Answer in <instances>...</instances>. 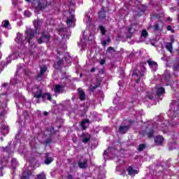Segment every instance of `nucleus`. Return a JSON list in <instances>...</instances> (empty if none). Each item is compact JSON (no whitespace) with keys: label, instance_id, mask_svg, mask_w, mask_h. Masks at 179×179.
I'll return each instance as SVG.
<instances>
[{"label":"nucleus","instance_id":"nucleus-48","mask_svg":"<svg viewBox=\"0 0 179 179\" xmlns=\"http://www.w3.org/2000/svg\"><path fill=\"white\" fill-rule=\"evenodd\" d=\"M67 179H73V176L69 174V175L67 176Z\"/></svg>","mask_w":179,"mask_h":179},{"label":"nucleus","instance_id":"nucleus-11","mask_svg":"<svg viewBox=\"0 0 179 179\" xmlns=\"http://www.w3.org/2000/svg\"><path fill=\"white\" fill-rule=\"evenodd\" d=\"M107 11H106V7L103 6L101 8V10L98 13V16L100 20H103V19H106L107 17L106 13Z\"/></svg>","mask_w":179,"mask_h":179},{"label":"nucleus","instance_id":"nucleus-55","mask_svg":"<svg viewBox=\"0 0 179 179\" xmlns=\"http://www.w3.org/2000/svg\"><path fill=\"white\" fill-rule=\"evenodd\" d=\"M0 139H1V142H3V137H1Z\"/></svg>","mask_w":179,"mask_h":179},{"label":"nucleus","instance_id":"nucleus-26","mask_svg":"<svg viewBox=\"0 0 179 179\" xmlns=\"http://www.w3.org/2000/svg\"><path fill=\"white\" fill-rule=\"evenodd\" d=\"M145 149H146V144H145V143L139 144V145L138 147V152H143V150H145Z\"/></svg>","mask_w":179,"mask_h":179},{"label":"nucleus","instance_id":"nucleus-61","mask_svg":"<svg viewBox=\"0 0 179 179\" xmlns=\"http://www.w3.org/2000/svg\"><path fill=\"white\" fill-rule=\"evenodd\" d=\"M1 58H2V56H1V54H0V59H1Z\"/></svg>","mask_w":179,"mask_h":179},{"label":"nucleus","instance_id":"nucleus-14","mask_svg":"<svg viewBox=\"0 0 179 179\" xmlns=\"http://www.w3.org/2000/svg\"><path fill=\"white\" fill-rule=\"evenodd\" d=\"M127 171H128V175L129 176H134L135 174H138L139 171L136 169H134V167L132 166H130L127 168Z\"/></svg>","mask_w":179,"mask_h":179},{"label":"nucleus","instance_id":"nucleus-9","mask_svg":"<svg viewBox=\"0 0 179 179\" xmlns=\"http://www.w3.org/2000/svg\"><path fill=\"white\" fill-rule=\"evenodd\" d=\"M81 138H83L82 142L83 143H88L90 142V139H92V136H90V134L87 132H83L81 134Z\"/></svg>","mask_w":179,"mask_h":179},{"label":"nucleus","instance_id":"nucleus-47","mask_svg":"<svg viewBox=\"0 0 179 179\" xmlns=\"http://www.w3.org/2000/svg\"><path fill=\"white\" fill-rule=\"evenodd\" d=\"M102 45H103V47H106L107 45V41H103Z\"/></svg>","mask_w":179,"mask_h":179},{"label":"nucleus","instance_id":"nucleus-28","mask_svg":"<svg viewBox=\"0 0 179 179\" xmlns=\"http://www.w3.org/2000/svg\"><path fill=\"white\" fill-rule=\"evenodd\" d=\"M75 19V17L73 15H71L70 19H67L66 24L67 26H71L73 23V20Z\"/></svg>","mask_w":179,"mask_h":179},{"label":"nucleus","instance_id":"nucleus-36","mask_svg":"<svg viewBox=\"0 0 179 179\" xmlns=\"http://www.w3.org/2000/svg\"><path fill=\"white\" fill-rule=\"evenodd\" d=\"M3 27H5L6 29V27H9V21L8 20H4L3 21Z\"/></svg>","mask_w":179,"mask_h":179},{"label":"nucleus","instance_id":"nucleus-30","mask_svg":"<svg viewBox=\"0 0 179 179\" xmlns=\"http://www.w3.org/2000/svg\"><path fill=\"white\" fill-rule=\"evenodd\" d=\"M35 179H47V177L45 176V174L42 173L37 175Z\"/></svg>","mask_w":179,"mask_h":179},{"label":"nucleus","instance_id":"nucleus-25","mask_svg":"<svg viewBox=\"0 0 179 179\" xmlns=\"http://www.w3.org/2000/svg\"><path fill=\"white\" fill-rule=\"evenodd\" d=\"M64 64V59H59L56 64H55V67L58 69L60 68V66H62Z\"/></svg>","mask_w":179,"mask_h":179},{"label":"nucleus","instance_id":"nucleus-35","mask_svg":"<svg viewBox=\"0 0 179 179\" xmlns=\"http://www.w3.org/2000/svg\"><path fill=\"white\" fill-rule=\"evenodd\" d=\"M166 30H168V31H171V33H175L174 29H173V27L171 25L166 27Z\"/></svg>","mask_w":179,"mask_h":179},{"label":"nucleus","instance_id":"nucleus-41","mask_svg":"<svg viewBox=\"0 0 179 179\" xmlns=\"http://www.w3.org/2000/svg\"><path fill=\"white\" fill-rule=\"evenodd\" d=\"M111 51H115V50H114V48H113L112 46H110V47L108 48L107 52H111Z\"/></svg>","mask_w":179,"mask_h":179},{"label":"nucleus","instance_id":"nucleus-51","mask_svg":"<svg viewBox=\"0 0 179 179\" xmlns=\"http://www.w3.org/2000/svg\"><path fill=\"white\" fill-rule=\"evenodd\" d=\"M90 72H92V73L96 72V69L95 68L91 69Z\"/></svg>","mask_w":179,"mask_h":179},{"label":"nucleus","instance_id":"nucleus-15","mask_svg":"<svg viewBox=\"0 0 179 179\" xmlns=\"http://www.w3.org/2000/svg\"><path fill=\"white\" fill-rule=\"evenodd\" d=\"M54 162V158L50 157V152H47L45 154V164H51Z\"/></svg>","mask_w":179,"mask_h":179},{"label":"nucleus","instance_id":"nucleus-53","mask_svg":"<svg viewBox=\"0 0 179 179\" xmlns=\"http://www.w3.org/2000/svg\"><path fill=\"white\" fill-rule=\"evenodd\" d=\"M111 42V38H108V40L106 41V43H110Z\"/></svg>","mask_w":179,"mask_h":179},{"label":"nucleus","instance_id":"nucleus-58","mask_svg":"<svg viewBox=\"0 0 179 179\" xmlns=\"http://www.w3.org/2000/svg\"><path fill=\"white\" fill-rule=\"evenodd\" d=\"M6 85H8V84L7 83H3V86L5 87V86H6Z\"/></svg>","mask_w":179,"mask_h":179},{"label":"nucleus","instance_id":"nucleus-6","mask_svg":"<svg viewBox=\"0 0 179 179\" xmlns=\"http://www.w3.org/2000/svg\"><path fill=\"white\" fill-rule=\"evenodd\" d=\"M36 33H37V31L33 29H29L27 30V36L26 40H27V42L29 44H30V41L34 38V36H36Z\"/></svg>","mask_w":179,"mask_h":179},{"label":"nucleus","instance_id":"nucleus-37","mask_svg":"<svg viewBox=\"0 0 179 179\" xmlns=\"http://www.w3.org/2000/svg\"><path fill=\"white\" fill-rule=\"evenodd\" d=\"M2 149L3 152H9V150H10V147L9 145L6 147H2Z\"/></svg>","mask_w":179,"mask_h":179},{"label":"nucleus","instance_id":"nucleus-23","mask_svg":"<svg viewBox=\"0 0 179 179\" xmlns=\"http://www.w3.org/2000/svg\"><path fill=\"white\" fill-rule=\"evenodd\" d=\"M147 64H148L150 68H155L156 66H157V62L151 60V59H148L147 60Z\"/></svg>","mask_w":179,"mask_h":179},{"label":"nucleus","instance_id":"nucleus-33","mask_svg":"<svg viewBox=\"0 0 179 179\" xmlns=\"http://www.w3.org/2000/svg\"><path fill=\"white\" fill-rule=\"evenodd\" d=\"M89 122H90V120H89V119H85L81 121L80 125H85V124H88Z\"/></svg>","mask_w":179,"mask_h":179},{"label":"nucleus","instance_id":"nucleus-54","mask_svg":"<svg viewBox=\"0 0 179 179\" xmlns=\"http://www.w3.org/2000/svg\"><path fill=\"white\" fill-rule=\"evenodd\" d=\"M131 30H132V28L129 27V28L128 29L129 33H131Z\"/></svg>","mask_w":179,"mask_h":179},{"label":"nucleus","instance_id":"nucleus-38","mask_svg":"<svg viewBox=\"0 0 179 179\" xmlns=\"http://www.w3.org/2000/svg\"><path fill=\"white\" fill-rule=\"evenodd\" d=\"M154 30L155 31H159V30H160V27L159 26V24H155L154 25Z\"/></svg>","mask_w":179,"mask_h":179},{"label":"nucleus","instance_id":"nucleus-43","mask_svg":"<svg viewBox=\"0 0 179 179\" xmlns=\"http://www.w3.org/2000/svg\"><path fill=\"white\" fill-rule=\"evenodd\" d=\"M99 64L100 65H104V64H106V59H101Z\"/></svg>","mask_w":179,"mask_h":179},{"label":"nucleus","instance_id":"nucleus-32","mask_svg":"<svg viewBox=\"0 0 179 179\" xmlns=\"http://www.w3.org/2000/svg\"><path fill=\"white\" fill-rule=\"evenodd\" d=\"M101 82H102V80L101 78H97L96 80V86H98V87H100V86H101Z\"/></svg>","mask_w":179,"mask_h":179},{"label":"nucleus","instance_id":"nucleus-4","mask_svg":"<svg viewBox=\"0 0 179 179\" xmlns=\"http://www.w3.org/2000/svg\"><path fill=\"white\" fill-rule=\"evenodd\" d=\"M47 72V65H43L40 67V72L36 76L37 82H41L44 78V74Z\"/></svg>","mask_w":179,"mask_h":179},{"label":"nucleus","instance_id":"nucleus-45","mask_svg":"<svg viewBox=\"0 0 179 179\" xmlns=\"http://www.w3.org/2000/svg\"><path fill=\"white\" fill-rule=\"evenodd\" d=\"M127 38H132V34L131 32H129L128 35H127Z\"/></svg>","mask_w":179,"mask_h":179},{"label":"nucleus","instance_id":"nucleus-1","mask_svg":"<svg viewBox=\"0 0 179 179\" xmlns=\"http://www.w3.org/2000/svg\"><path fill=\"white\" fill-rule=\"evenodd\" d=\"M51 40V34L47 31H43L41 32V36L37 38L38 44H48Z\"/></svg>","mask_w":179,"mask_h":179},{"label":"nucleus","instance_id":"nucleus-31","mask_svg":"<svg viewBox=\"0 0 179 179\" xmlns=\"http://www.w3.org/2000/svg\"><path fill=\"white\" fill-rule=\"evenodd\" d=\"M173 71H176V72L179 71V62L175 64L173 66Z\"/></svg>","mask_w":179,"mask_h":179},{"label":"nucleus","instance_id":"nucleus-10","mask_svg":"<svg viewBox=\"0 0 179 179\" xmlns=\"http://www.w3.org/2000/svg\"><path fill=\"white\" fill-rule=\"evenodd\" d=\"M64 90H65V87L62 85H55L54 92L56 94H62L64 93Z\"/></svg>","mask_w":179,"mask_h":179},{"label":"nucleus","instance_id":"nucleus-40","mask_svg":"<svg viewBox=\"0 0 179 179\" xmlns=\"http://www.w3.org/2000/svg\"><path fill=\"white\" fill-rule=\"evenodd\" d=\"M44 1L48 6H50V5H51V3H52V2L54 1V0H44Z\"/></svg>","mask_w":179,"mask_h":179},{"label":"nucleus","instance_id":"nucleus-59","mask_svg":"<svg viewBox=\"0 0 179 179\" xmlns=\"http://www.w3.org/2000/svg\"><path fill=\"white\" fill-rule=\"evenodd\" d=\"M103 154H104V155H107V151H104V152H103Z\"/></svg>","mask_w":179,"mask_h":179},{"label":"nucleus","instance_id":"nucleus-44","mask_svg":"<svg viewBox=\"0 0 179 179\" xmlns=\"http://www.w3.org/2000/svg\"><path fill=\"white\" fill-rule=\"evenodd\" d=\"M12 3L14 6H16L17 5V0H13Z\"/></svg>","mask_w":179,"mask_h":179},{"label":"nucleus","instance_id":"nucleus-27","mask_svg":"<svg viewBox=\"0 0 179 179\" xmlns=\"http://www.w3.org/2000/svg\"><path fill=\"white\" fill-rule=\"evenodd\" d=\"M99 30L102 34V36H106V33H107V30H106V28L103 25L99 26Z\"/></svg>","mask_w":179,"mask_h":179},{"label":"nucleus","instance_id":"nucleus-13","mask_svg":"<svg viewBox=\"0 0 179 179\" xmlns=\"http://www.w3.org/2000/svg\"><path fill=\"white\" fill-rule=\"evenodd\" d=\"M87 162H89V160L87 159H85L83 162L82 161H78V166L80 169H87Z\"/></svg>","mask_w":179,"mask_h":179},{"label":"nucleus","instance_id":"nucleus-29","mask_svg":"<svg viewBox=\"0 0 179 179\" xmlns=\"http://www.w3.org/2000/svg\"><path fill=\"white\" fill-rule=\"evenodd\" d=\"M148 36L149 33L148 32V31H146V29H143L141 32V37L146 38L147 37H148Z\"/></svg>","mask_w":179,"mask_h":179},{"label":"nucleus","instance_id":"nucleus-7","mask_svg":"<svg viewBox=\"0 0 179 179\" xmlns=\"http://www.w3.org/2000/svg\"><path fill=\"white\" fill-rule=\"evenodd\" d=\"M140 134L143 136H148L149 139L153 138L155 136V129H148V131L143 130L140 131Z\"/></svg>","mask_w":179,"mask_h":179},{"label":"nucleus","instance_id":"nucleus-46","mask_svg":"<svg viewBox=\"0 0 179 179\" xmlns=\"http://www.w3.org/2000/svg\"><path fill=\"white\" fill-rule=\"evenodd\" d=\"M128 122L129 124H135V120H129Z\"/></svg>","mask_w":179,"mask_h":179},{"label":"nucleus","instance_id":"nucleus-8","mask_svg":"<svg viewBox=\"0 0 179 179\" xmlns=\"http://www.w3.org/2000/svg\"><path fill=\"white\" fill-rule=\"evenodd\" d=\"M131 125H120L118 128V132L120 135H125L129 131Z\"/></svg>","mask_w":179,"mask_h":179},{"label":"nucleus","instance_id":"nucleus-42","mask_svg":"<svg viewBox=\"0 0 179 179\" xmlns=\"http://www.w3.org/2000/svg\"><path fill=\"white\" fill-rule=\"evenodd\" d=\"M52 142V140L50 138H47L45 141L46 145H50V143H51Z\"/></svg>","mask_w":179,"mask_h":179},{"label":"nucleus","instance_id":"nucleus-60","mask_svg":"<svg viewBox=\"0 0 179 179\" xmlns=\"http://www.w3.org/2000/svg\"><path fill=\"white\" fill-rule=\"evenodd\" d=\"M178 22H179V15L178 16Z\"/></svg>","mask_w":179,"mask_h":179},{"label":"nucleus","instance_id":"nucleus-20","mask_svg":"<svg viewBox=\"0 0 179 179\" xmlns=\"http://www.w3.org/2000/svg\"><path fill=\"white\" fill-rule=\"evenodd\" d=\"M41 93H43V90L38 88L37 91L34 93V99H41Z\"/></svg>","mask_w":179,"mask_h":179},{"label":"nucleus","instance_id":"nucleus-21","mask_svg":"<svg viewBox=\"0 0 179 179\" xmlns=\"http://www.w3.org/2000/svg\"><path fill=\"white\" fill-rule=\"evenodd\" d=\"M78 94L80 96V101H85L86 100V94H85V91L83 90H79Z\"/></svg>","mask_w":179,"mask_h":179},{"label":"nucleus","instance_id":"nucleus-63","mask_svg":"<svg viewBox=\"0 0 179 179\" xmlns=\"http://www.w3.org/2000/svg\"><path fill=\"white\" fill-rule=\"evenodd\" d=\"M52 129H54V127H52Z\"/></svg>","mask_w":179,"mask_h":179},{"label":"nucleus","instance_id":"nucleus-16","mask_svg":"<svg viewBox=\"0 0 179 179\" xmlns=\"http://www.w3.org/2000/svg\"><path fill=\"white\" fill-rule=\"evenodd\" d=\"M31 172L30 171H24L21 179H30L31 177Z\"/></svg>","mask_w":179,"mask_h":179},{"label":"nucleus","instance_id":"nucleus-39","mask_svg":"<svg viewBox=\"0 0 179 179\" xmlns=\"http://www.w3.org/2000/svg\"><path fill=\"white\" fill-rule=\"evenodd\" d=\"M96 89H99V85H95L92 88H90V92H92L93 93L96 90Z\"/></svg>","mask_w":179,"mask_h":179},{"label":"nucleus","instance_id":"nucleus-34","mask_svg":"<svg viewBox=\"0 0 179 179\" xmlns=\"http://www.w3.org/2000/svg\"><path fill=\"white\" fill-rule=\"evenodd\" d=\"M89 122H90V120H89V119H85L81 121L80 125H85V124H88Z\"/></svg>","mask_w":179,"mask_h":179},{"label":"nucleus","instance_id":"nucleus-17","mask_svg":"<svg viewBox=\"0 0 179 179\" xmlns=\"http://www.w3.org/2000/svg\"><path fill=\"white\" fill-rule=\"evenodd\" d=\"M173 43H174V39H171V42L166 43L165 48L169 51V52H173Z\"/></svg>","mask_w":179,"mask_h":179},{"label":"nucleus","instance_id":"nucleus-5","mask_svg":"<svg viewBox=\"0 0 179 179\" xmlns=\"http://www.w3.org/2000/svg\"><path fill=\"white\" fill-rule=\"evenodd\" d=\"M133 75H135V76H137V79L136 80V83H140L141 78H142L143 76L145 75V72H143V70H142V69H136L134 71Z\"/></svg>","mask_w":179,"mask_h":179},{"label":"nucleus","instance_id":"nucleus-18","mask_svg":"<svg viewBox=\"0 0 179 179\" xmlns=\"http://www.w3.org/2000/svg\"><path fill=\"white\" fill-rule=\"evenodd\" d=\"M47 97V100L49 101H51L52 100V96H51V94L50 93H41V99H45Z\"/></svg>","mask_w":179,"mask_h":179},{"label":"nucleus","instance_id":"nucleus-24","mask_svg":"<svg viewBox=\"0 0 179 179\" xmlns=\"http://www.w3.org/2000/svg\"><path fill=\"white\" fill-rule=\"evenodd\" d=\"M34 26L35 27V31H37V30H40L41 26L40 25V20H36L34 21Z\"/></svg>","mask_w":179,"mask_h":179},{"label":"nucleus","instance_id":"nucleus-12","mask_svg":"<svg viewBox=\"0 0 179 179\" xmlns=\"http://www.w3.org/2000/svg\"><path fill=\"white\" fill-rule=\"evenodd\" d=\"M163 142H164V138L162 136L158 135L155 137V145H163Z\"/></svg>","mask_w":179,"mask_h":179},{"label":"nucleus","instance_id":"nucleus-22","mask_svg":"<svg viewBox=\"0 0 179 179\" xmlns=\"http://www.w3.org/2000/svg\"><path fill=\"white\" fill-rule=\"evenodd\" d=\"M164 93H166V90L163 87H161L157 90V96L159 97L162 96V94H164Z\"/></svg>","mask_w":179,"mask_h":179},{"label":"nucleus","instance_id":"nucleus-64","mask_svg":"<svg viewBox=\"0 0 179 179\" xmlns=\"http://www.w3.org/2000/svg\"><path fill=\"white\" fill-rule=\"evenodd\" d=\"M0 45H1V43H0Z\"/></svg>","mask_w":179,"mask_h":179},{"label":"nucleus","instance_id":"nucleus-62","mask_svg":"<svg viewBox=\"0 0 179 179\" xmlns=\"http://www.w3.org/2000/svg\"><path fill=\"white\" fill-rule=\"evenodd\" d=\"M80 76H82V74H80Z\"/></svg>","mask_w":179,"mask_h":179},{"label":"nucleus","instance_id":"nucleus-3","mask_svg":"<svg viewBox=\"0 0 179 179\" xmlns=\"http://www.w3.org/2000/svg\"><path fill=\"white\" fill-rule=\"evenodd\" d=\"M146 12V6L141 5L134 10V17H141Z\"/></svg>","mask_w":179,"mask_h":179},{"label":"nucleus","instance_id":"nucleus-57","mask_svg":"<svg viewBox=\"0 0 179 179\" xmlns=\"http://www.w3.org/2000/svg\"><path fill=\"white\" fill-rule=\"evenodd\" d=\"M1 134H2V135H3V136H6V134H5V133L1 132Z\"/></svg>","mask_w":179,"mask_h":179},{"label":"nucleus","instance_id":"nucleus-56","mask_svg":"<svg viewBox=\"0 0 179 179\" xmlns=\"http://www.w3.org/2000/svg\"><path fill=\"white\" fill-rule=\"evenodd\" d=\"M57 54H59V55H61V52H59V50H57Z\"/></svg>","mask_w":179,"mask_h":179},{"label":"nucleus","instance_id":"nucleus-50","mask_svg":"<svg viewBox=\"0 0 179 179\" xmlns=\"http://www.w3.org/2000/svg\"><path fill=\"white\" fill-rule=\"evenodd\" d=\"M11 163H12V164H13V163H16V159L13 158V159L11 160Z\"/></svg>","mask_w":179,"mask_h":179},{"label":"nucleus","instance_id":"nucleus-2","mask_svg":"<svg viewBox=\"0 0 179 179\" xmlns=\"http://www.w3.org/2000/svg\"><path fill=\"white\" fill-rule=\"evenodd\" d=\"M34 8L35 9V12H40L41 10H44V9H47V7L49 6L47 3H45V0H34Z\"/></svg>","mask_w":179,"mask_h":179},{"label":"nucleus","instance_id":"nucleus-52","mask_svg":"<svg viewBox=\"0 0 179 179\" xmlns=\"http://www.w3.org/2000/svg\"><path fill=\"white\" fill-rule=\"evenodd\" d=\"M43 115H45V116L48 115V112L45 111V112L43 113Z\"/></svg>","mask_w":179,"mask_h":179},{"label":"nucleus","instance_id":"nucleus-19","mask_svg":"<svg viewBox=\"0 0 179 179\" xmlns=\"http://www.w3.org/2000/svg\"><path fill=\"white\" fill-rule=\"evenodd\" d=\"M15 41L17 44H23V35L22 34H17Z\"/></svg>","mask_w":179,"mask_h":179},{"label":"nucleus","instance_id":"nucleus-49","mask_svg":"<svg viewBox=\"0 0 179 179\" xmlns=\"http://www.w3.org/2000/svg\"><path fill=\"white\" fill-rule=\"evenodd\" d=\"M81 127H82L83 131H86V125H85V124H81Z\"/></svg>","mask_w":179,"mask_h":179}]
</instances>
